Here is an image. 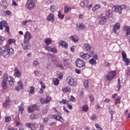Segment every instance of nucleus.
I'll list each match as a JSON object with an SVG mask.
<instances>
[{"mask_svg":"<svg viewBox=\"0 0 130 130\" xmlns=\"http://www.w3.org/2000/svg\"><path fill=\"white\" fill-rule=\"evenodd\" d=\"M51 47H50V46H47L45 47V49L46 50H47V51H51Z\"/></svg>","mask_w":130,"mask_h":130,"instance_id":"nucleus-63","label":"nucleus"},{"mask_svg":"<svg viewBox=\"0 0 130 130\" xmlns=\"http://www.w3.org/2000/svg\"><path fill=\"white\" fill-rule=\"evenodd\" d=\"M14 76L15 77H16L17 78H20L21 74V72H20V70H18L17 68H15L14 69Z\"/></svg>","mask_w":130,"mask_h":130,"instance_id":"nucleus-16","label":"nucleus"},{"mask_svg":"<svg viewBox=\"0 0 130 130\" xmlns=\"http://www.w3.org/2000/svg\"><path fill=\"white\" fill-rule=\"evenodd\" d=\"M89 83H90V80H89L84 81L83 86L86 88V89H88V88H89Z\"/></svg>","mask_w":130,"mask_h":130,"instance_id":"nucleus-33","label":"nucleus"},{"mask_svg":"<svg viewBox=\"0 0 130 130\" xmlns=\"http://www.w3.org/2000/svg\"><path fill=\"white\" fill-rule=\"evenodd\" d=\"M116 75V72L115 71H111L105 75V79H106L107 81H111V80L115 77Z\"/></svg>","mask_w":130,"mask_h":130,"instance_id":"nucleus-9","label":"nucleus"},{"mask_svg":"<svg viewBox=\"0 0 130 130\" xmlns=\"http://www.w3.org/2000/svg\"><path fill=\"white\" fill-rule=\"evenodd\" d=\"M40 84L41 85V88H42V89H45V88H46V86H45V85L44 84V83H43V82H40Z\"/></svg>","mask_w":130,"mask_h":130,"instance_id":"nucleus-57","label":"nucleus"},{"mask_svg":"<svg viewBox=\"0 0 130 130\" xmlns=\"http://www.w3.org/2000/svg\"><path fill=\"white\" fill-rule=\"evenodd\" d=\"M123 60L125 62L126 66H128V63H130V59L125 58V59H123Z\"/></svg>","mask_w":130,"mask_h":130,"instance_id":"nucleus-46","label":"nucleus"},{"mask_svg":"<svg viewBox=\"0 0 130 130\" xmlns=\"http://www.w3.org/2000/svg\"><path fill=\"white\" fill-rule=\"evenodd\" d=\"M16 126H23V124L19 121L16 122Z\"/></svg>","mask_w":130,"mask_h":130,"instance_id":"nucleus-62","label":"nucleus"},{"mask_svg":"<svg viewBox=\"0 0 130 130\" xmlns=\"http://www.w3.org/2000/svg\"><path fill=\"white\" fill-rule=\"evenodd\" d=\"M6 79H7L6 76L4 77H3V80L1 82V86L3 88V93H6L8 91V82L6 81Z\"/></svg>","mask_w":130,"mask_h":130,"instance_id":"nucleus-6","label":"nucleus"},{"mask_svg":"<svg viewBox=\"0 0 130 130\" xmlns=\"http://www.w3.org/2000/svg\"><path fill=\"white\" fill-rule=\"evenodd\" d=\"M40 115H35L34 114H31L30 115V118L31 119H36L37 118H39Z\"/></svg>","mask_w":130,"mask_h":130,"instance_id":"nucleus-37","label":"nucleus"},{"mask_svg":"<svg viewBox=\"0 0 130 130\" xmlns=\"http://www.w3.org/2000/svg\"><path fill=\"white\" fill-rule=\"evenodd\" d=\"M91 120H96L97 119V115L96 114H92L90 117Z\"/></svg>","mask_w":130,"mask_h":130,"instance_id":"nucleus-44","label":"nucleus"},{"mask_svg":"<svg viewBox=\"0 0 130 130\" xmlns=\"http://www.w3.org/2000/svg\"><path fill=\"white\" fill-rule=\"evenodd\" d=\"M1 5L2 7H3L4 8H7L8 7V3L7 2V1L6 0H3L1 2Z\"/></svg>","mask_w":130,"mask_h":130,"instance_id":"nucleus-32","label":"nucleus"},{"mask_svg":"<svg viewBox=\"0 0 130 130\" xmlns=\"http://www.w3.org/2000/svg\"><path fill=\"white\" fill-rule=\"evenodd\" d=\"M14 53V49L6 45L4 48H0V55L7 58L10 55Z\"/></svg>","mask_w":130,"mask_h":130,"instance_id":"nucleus-2","label":"nucleus"},{"mask_svg":"<svg viewBox=\"0 0 130 130\" xmlns=\"http://www.w3.org/2000/svg\"><path fill=\"white\" fill-rule=\"evenodd\" d=\"M8 43L9 44H15V43H16V41L14 39H9L8 40Z\"/></svg>","mask_w":130,"mask_h":130,"instance_id":"nucleus-43","label":"nucleus"},{"mask_svg":"<svg viewBox=\"0 0 130 130\" xmlns=\"http://www.w3.org/2000/svg\"><path fill=\"white\" fill-rule=\"evenodd\" d=\"M80 6L84 8L86 6L88 10H90L93 7V4L91 3L88 0H84L83 2L80 3Z\"/></svg>","mask_w":130,"mask_h":130,"instance_id":"nucleus-4","label":"nucleus"},{"mask_svg":"<svg viewBox=\"0 0 130 130\" xmlns=\"http://www.w3.org/2000/svg\"><path fill=\"white\" fill-rule=\"evenodd\" d=\"M28 95L29 96H32L35 93V87L33 86L30 87V89L28 91Z\"/></svg>","mask_w":130,"mask_h":130,"instance_id":"nucleus-17","label":"nucleus"},{"mask_svg":"<svg viewBox=\"0 0 130 130\" xmlns=\"http://www.w3.org/2000/svg\"><path fill=\"white\" fill-rule=\"evenodd\" d=\"M58 18L60 20H63V18H64V15L61 14V11L58 12Z\"/></svg>","mask_w":130,"mask_h":130,"instance_id":"nucleus-35","label":"nucleus"},{"mask_svg":"<svg viewBox=\"0 0 130 130\" xmlns=\"http://www.w3.org/2000/svg\"><path fill=\"white\" fill-rule=\"evenodd\" d=\"M10 101L9 99L6 100V102L3 104V107L5 108H8V107L10 106Z\"/></svg>","mask_w":130,"mask_h":130,"instance_id":"nucleus-29","label":"nucleus"},{"mask_svg":"<svg viewBox=\"0 0 130 130\" xmlns=\"http://www.w3.org/2000/svg\"><path fill=\"white\" fill-rule=\"evenodd\" d=\"M120 99H121V98L118 96L117 98L115 100V104L116 105H117L118 104H120Z\"/></svg>","mask_w":130,"mask_h":130,"instance_id":"nucleus-39","label":"nucleus"},{"mask_svg":"<svg viewBox=\"0 0 130 130\" xmlns=\"http://www.w3.org/2000/svg\"><path fill=\"white\" fill-rule=\"evenodd\" d=\"M45 43H46V45H50L52 43V40L49 38L46 39L45 40Z\"/></svg>","mask_w":130,"mask_h":130,"instance_id":"nucleus-34","label":"nucleus"},{"mask_svg":"<svg viewBox=\"0 0 130 130\" xmlns=\"http://www.w3.org/2000/svg\"><path fill=\"white\" fill-rule=\"evenodd\" d=\"M100 8H101V6L99 4H96L92 7V11H93V12H96V11H97V10H99Z\"/></svg>","mask_w":130,"mask_h":130,"instance_id":"nucleus-30","label":"nucleus"},{"mask_svg":"<svg viewBox=\"0 0 130 130\" xmlns=\"http://www.w3.org/2000/svg\"><path fill=\"white\" fill-rule=\"evenodd\" d=\"M12 118L11 117H6L5 118V121L6 122H9V121H11Z\"/></svg>","mask_w":130,"mask_h":130,"instance_id":"nucleus-56","label":"nucleus"},{"mask_svg":"<svg viewBox=\"0 0 130 130\" xmlns=\"http://www.w3.org/2000/svg\"><path fill=\"white\" fill-rule=\"evenodd\" d=\"M54 118L55 119H56V120H58V121H60V122H63V121H64V120L63 119V118L60 116L54 115Z\"/></svg>","mask_w":130,"mask_h":130,"instance_id":"nucleus-19","label":"nucleus"},{"mask_svg":"<svg viewBox=\"0 0 130 130\" xmlns=\"http://www.w3.org/2000/svg\"><path fill=\"white\" fill-rule=\"evenodd\" d=\"M106 22H107V19H106V17L102 16L101 17V20L99 21L100 25H104Z\"/></svg>","mask_w":130,"mask_h":130,"instance_id":"nucleus-18","label":"nucleus"},{"mask_svg":"<svg viewBox=\"0 0 130 130\" xmlns=\"http://www.w3.org/2000/svg\"><path fill=\"white\" fill-rule=\"evenodd\" d=\"M27 111L28 113H31V112H34V109H33V107L32 106L28 107L27 108Z\"/></svg>","mask_w":130,"mask_h":130,"instance_id":"nucleus-41","label":"nucleus"},{"mask_svg":"<svg viewBox=\"0 0 130 130\" xmlns=\"http://www.w3.org/2000/svg\"><path fill=\"white\" fill-rule=\"evenodd\" d=\"M76 67H77V68H79V69H81V70L86 68L85 62L82 59H77L76 61Z\"/></svg>","mask_w":130,"mask_h":130,"instance_id":"nucleus-8","label":"nucleus"},{"mask_svg":"<svg viewBox=\"0 0 130 130\" xmlns=\"http://www.w3.org/2000/svg\"><path fill=\"white\" fill-rule=\"evenodd\" d=\"M50 10L52 12H54V11H55V6H51Z\"/></svg>","mask_w":130,"mask_h":130,"instance_id":"nucleus-60","label":"nucleus"},{"mask_svg":"<svg viewBox=\"0 0 130 130\" xmlns=\"http://www.w3.org/2000/svg\"><path fill=\"white\" fill-rule=\"evenodd\" d=\"M53 82L55 86H57V85H58V84H59V81L58 80V79H57L56 78H53Z\"/></svg>","mask_w":130,"mask_h":130,"instance_id":"nucleus-40","label":"nucleus"},{"mask_svg":"<svg viewBox=\"0 0 130 130\" xmlns=\"http://www.w3.org/2000/svg\"><path fill=\"white\" fill-rule=\"evenodd\" d=\"M5 40V38L0 36V45H3V43Z\"/></svg>","mask_w":130,"mask_h":130,"instance_id":"nucleus-53","label":"nucleus"},{"mask_svg":"<svg viewBox=\"0 0 130 130\" xmlns=\"http://www.w3.org/2000/svg\"><path fill=\"white\" fill-rule=\"evenodd\" d=\"M36 7V4L34 0H27V3L25 5V8L29 11H32L34 10Z\"/></svg>","mask_w":130,"mask_h":130,"instance_id":"nucleus-3","label":"nucleus"},{"mask_svg":"<svg viewBox=\"0 0 130 130\" xmlns=\"http://www.w3.org/2000/svg\"><path fill=\"white\" fill-rule=\"evenodd\" d=\"M125 36H126V39H127V41H128V42H130V35H126Z\"/></svg>","mask_w":130,"mask_h":130,"instance_id":"nucleus-64","label":"nucleus"},{"mask_svg":"<svg viewBox=\"0 0 130 130\" xmlns=\"http://www.w3.org/2000/svg\"><path fill=\"white\" fill-rule=\"evenodd\" d=\"M122 56L123 59L126 58V53H125V52H122Z\"/></svg>","mask_w":130,"mask_h":130,"instance_id":"nucleus-58","label":"nucleus"},{"mask_svg":"<svg viewBox=\"0 0 130 130\" xmlns=\"http://www.w3.org/2000/svg\"><path fill=\"white\" fill-rule=\"evenodd\" d=\"M72 7H69L68 6H65L64 7V13H66V14H67V13H69L70 12V11H71V10H72Z\"/></svg>","mask_w":130,"mask_h":130,"instance_id":"nucleus-36","label":"nucleus"},{"mask_svg":"<svg viewBox=\"0 0 130 130\" xmlns=\"http://www.w3.org/2000/svg\"><path fill=\"white\" fill-rule=\"evenodd\" d=\"M47 57L49 59H51L52 61H55V56L52 54L48 53Z\"/></svg>","mask_w":130,"mask_h":130,"instance_id":"nucleus-24","label":"nucleus"},{"mask_svg":"<svg viewBox=\"0 0 130 130\" xmlns=\"http://www.w3.org/2000/svg\"><path fill=\"white\" fill-rule=\"evenodd\" d=\"M125 8V5H122L121 6L115 5L113 7V11L120 14L122 13V10H124Z\"/></svg>","mask_w":130,"mask_h":130,"instance_id":"nucleus-5","label":"nucleus"},{"mask_svg":"<svg viewBox=\"0 0 130 130\" xmlns=\"http://www.w3.org/2000/svg\"><path fill=\"white\" fill-rule=\"evenodd\" d=\"M5 77H6V81H8L10 86H14V78L11 76H9L7 74H5L3 75V78H5Z\"/></svg>","mask_w":130,"mask_h":130,"instance_id":"nucleus-11","label":"nucleus"},{"mask_svg":"<svg viewBox=\"0 0 130 130\" xmlns=\"http://www.w3.org/2000/svg\"><path fill=\"white\" fill-rule=\"evenodd\" d=\"M62 91L63 93H68L69 92H71L72 91V89L70 86H67L66 87H64L62 89Z\"/></svg>","mask_w":130,"mask_h":130,"instance_id":"nucleus-26","label":"nucleus"},{"mask_svg":"<svg viewBox=\"0 0 130 130\" xmlns=\"http://www.w3.org/2000/svg\"><path fill=\"white\" fill-rule=\"evenodd\" d=\"M22 48L24 50H28L31 48V45H30V42L28 41H24L23 43L21 44Z\"/></svg>","mask_w":130,"mask_h":130,"instance_id":"nucleus-10","label":"nucleus"},{"mask_svg":"<svg viewBox=\"0 0 130 130\" xmlns=\"http://www.w3.org/2000/svg\"><path fill=\"white\" fill-rule=\"evenodd\" d=\"M32 37L31 34L29 31H26L24 35V41H28L29 42H30V40L32 38Z\"/></svg>","mask_w":130,"mask_h":130,"instance_id":"nucleus-13","label":"nucleus"},{"mask_svg":"<svg viewBox=\"0 0 130 130\" xmlns=\"http://www.w3.org/2000/svg\"><path fill=\"white\" fill-rule=\"evenodd\" d=\"M89 63L92 64V66H96V60H94V58H91L89 60Z\"/></svg>","mask_w":130,"mask_h":130,"instance_id":"nucleus-38","label":"nucleus"},{"mask_svg":"<svg viewBox=\"0 0 130 130\" xmlns=\"http://www.w3.org/2000/svg\"><path fill=\"white\" fill-rule=\"evenodd\" d=\"M34 75H36V76H39L40 75V71L39 70H36L34 71Z\"/></svg>","mask_w":130,"mask_h":130,"instance_id":"nucleus-48","label":"nucleus"},{"mask_svg":"<svg viewBox=\"0 0 130 130\" xmlns=\"http://www.w3.org/2000/svg\"><path fill=\"white\" fill-rule=\"evenodd\" d=\"M84 49L87 53H80V57L83 59H88L90 57H92L95 54V51L94 48L89 44H85L84 45Z\"/></svg>","mask_w":130,"mask_h":130,"instance_id":"nucleus-1","label":"nucleus"},{"mask_svg":"<svg viewBox=\"0 0 130 130\" xmlns=\"http://www.w3.org/2000/svg\"><path fill=\"white\" fill-rule=\"evenodd\" d=\"M86 25H84L83 23H79L77 24L76 27V29L78 31H80V30H85L86 29Z\"/></svg>","mask_w":130,"mask_h":130,"instance_id":"nucleus-15","label":"nucleus"},{"mask_svg":"<svg viewBox=\"0 0 130 130\" xmlns=\"http://www.w3.org/2000/svg\"><path fill=\"white\" fill-rule=\"evenodd\" d=\"M67 83L70 85L72 86L73 87H76L77 85L78 82L77 80L75 78H73V77H69L67 79Z\"/></svg>","mask_w":130,"mask_h":130,"instance_id":"nucleus-7","label":"nucleus"},{"mask_svg":"<svg viewBox=\"0 0 130 130\" xmlns=\"http://www.w3.org/2000/svg\"><path fill=\"white\" fill-rule=\"evenodd\" d=\"M18 86L20 88V89H23L24 86H23V83H22V81H19L18 82Z\"/></svg>","mask_w":130,"mask_h":130,"instance_id":"nucleus-47","label":"nucleus"},{"mask_svg":"<svg viewBox=\"0 0 130 130\" xmlns=\"http://www.w3.org/2000/svg\"><path fill=\"white\" fill-rule=\"evenodd\" d=\"M51 52H53V53H57V50L55 48H51Z\"/></svg>","mask_w":130,"mask_h":130,"instance_id":"nucleus-54","label":"nucleus"},{"mask_svg":"<svg viewBox=\"0 0 130 130\" xmlns=\"http://www.w3.org/2000/svg\"><path fill=\"white\" fill-rule=\"evenodd\" d=\"M106 17L107 19L111 18V17H112V11L110 10H107L106 12Z\"/></svg>","mask_w":130,"mask_h":130,"instance_id":"nucleus-22","label":"nucleus"},{"mask_svg":"<svg viewBox=\"0 0 130 130\" xmlns=\"http://www.w3.org/2000/svg\"><path fill=\"white\" fill-rule=\"evenodd\" d=\"M63 62L65 67H67V66H69V64H70V62L67 60H64Z\"/></svg>","mask_w":130,"mask_h":130,"instance_id":"nucleus-61","label":"nucleus"},{"mask_svg":"<svg viewBox=\"0 0 130 130\" xmlns=\"http://www.w3.org/2000/svg\"><path fill=\"white\" fill-rule=\"evenodd\" d=\"M34 110H38L39 109V106H37L36 104L32 106Z\"/></svg>","mask_w":130,"mask_h":130,"instance_id":"nucleus-55","label":"nucleus"},{"mask_svg":"<svg viewBox=\"0 0 130 130\" xmlns=\"http://www.w3.org/2000/svg\"><path fill=\"white\" fill-rule=\"evenodd\" d=\"M123 30L125 33V36L130 35V26H124L123 27Z\"/></svg>","mask_w":130,"mask_h":130,"instance_id":"nucleus-20","label":"nucleus"},{"mask_svg":"<svg viewBox=\"0 0 130 130\" xmlns=\"http://www.w3.org/2000/svg\"><path fill=\"white\" fill-rule=\"evenodd\" d=\"M24 105L23 104L20 105L19 107H18V111H19V113H20V114H22V113H23V111H24Z\"/></svg>","mask_w":130,"mask_h":130,"instance_id":"nucleus-28","label":"nucleus"},{"mask_svg":"<svg viewBox=\"0 0 130 130\" xmlns=\"http://www.w3.org/2000/svg\"><path fill=\"white\" fill-rule=\"evenodd\" d=\"M116 88H118V91L120 90L121 86H120V81L119 80V79H118V85H117Z\"/></svg>","mask_w":130,"mask_h":130,"instance_id":"nucleus-52","label":"nucleus"},{"mask_svg":"<svg viewBox=\"0 0 130 130\" xmlns=\"http://www.w3.org/2000/svg\"><path fill=\"white\" fill-rule=\"evenodd\" d=\"M93 59H94L95 60L98 59V55L97 54H94L93 55Z\"/></svg>","mask_w":130,"mask_h":130,"instance_id":"nucleus-59","label":"nucleus"},{"mask_svg":"<svg viewBox=\"0 0 130 130\" xmlns=\"http://www.w3.org/2000/svg\"><path fill=\"white\" fill-rule=\"evenodd\" d=\"M89 98L90 102L91 103H93V102H94V96H93V95H89Z\"/></svg>","mask_w":130,"mask_h":130,"instance_id":"nucleus-50","label":"nucleus"},{"mask_svg":"<svg viewBox=\"0 0 130 130\" xmlns=\"http://www.w3.org/2000/svg\"><path fill=\"white\" fill-rule=\"evenodd\" d=\"M40 101L42 104H46V100L45 98H41Z\"/></svg>","mask_w":130,"mask_h":130,"instance_id":"nucleus-42","label":"nucleus"},{"mask_svg":"<svg viewBox=\"0 0 130 130\" xmlns=\"http://www.w3.org/2000/svg\"><path fill=\"white\" fill-rule=\"evenodd\" d=\"M47 21L53 23L54 22V15L52 13H50L47 17Z\"/></svg>","mask_w":130,"mask_h":130,"instance_id":"nucleus-14","label":"nucleus"},{"mask_svg":"<svg viewBox=\"0 0 130 130\" xmlns=\"http://www.w3.org/2000/svg\"><path fill=\"white\" fill-rule=\"evenodd\" d=\"M70 38H71L72 41L73 42L77 43L79 41V37H78L77 36H71Z\"/></svg>","mask_w":130,"mask_h":130,"instance_id":"nucleus-27","label":"nucleus"},{"mask_svg":"<svg viewBox=\"0 0 130 130\" xmlns=\"http://www.w3.org/2000/svg\"><path fill=\"white\" fill-rule=\"evenodd\" d=\"M25 125L27 126V127H29L30 129L34 130L35 128H38V124L37 123H26L25 124Z\"/></svg>","mask_w":130,"mask_h":130,"instance_id":"nucleus-12","label":"nucleus"},{"mask_svg":"<svg viewBox=\"0 0 130 130\" xmlns=\"http://www.w3.org/2000/svg\"><path fill=\"white\" fill-rule=\"evenodd\" d=\"M8 25L6 21H2L0 22V30H3L5 27Z\"/></svg>","mask_w":130,"mask_h":130,"instance_id":"nucleus-21","label":"nucleus"},{"mask_svg":"<svg viewBox=\"0 0 130 130\" xmlns=\"http://www.w3.org/2000/svg\"><path fill=\"white\" fill-rule=\"evenodd\" d=\"M51 101V97L47 96L46 99V103H49Z\"/></svg>","mask_w":130,"mask_h":130,"instance_id":"nucleus-49","label":"nucleus"},{"mask_svg":"<svg viewBox=\"0 0 130 130\" xmlns=\"http://www.w3.org/2000/svg\"><path fill=\"white\" fill-rule=\"evenodd\" d=\"M40 64V63L39 62V61L37 60L34 61L32 63L33 67H37V66H39Z\"/></svg>","mask_w":130,"mask_h":130,"instance_id":"nucleus-45","label":"nucleus"},{"mask_svg":"<svg viewBox=\"0 0 130 130\" xmlns=\"http://www.w3.org/2000/svg\"><path fill=\"white\" fill-rule=\"evenodd\" d=\"M82 111H84V112H87L88 110H89V107L88 105H85L82 107H81Z\"/></svg>","mask_w":130,"mask_h":130,"instance_id":"nucleus-31","label":"nucleus"},{"mask_svg":"<svg viewBox=\"0 0 130 130\" xmlns=\"http://www.w3.org/2000/svg\"><path fill=\"white\" fill-rule=\"evenodd\" d=\"M59 45L60 46H63L64 48H68V44L64 41H60L59 42Z\"/></svg>","mask_w":130,"mask_h":130,"instance_id":"nucleus-25","label":"nucleus"},{"mask_svg":"<svg viewBox=\"0 0 130 130\" xmlns=\"http://www.w3.org/2000/svg\"><path fill=\"white\" fill-rule=\"evenodd\" d=\"M119 28H120V24L118 23H116L113 27V30H114V33H116V31H117V30H119Z\"/></svg>","mask_w":130,"mask_h":130,"instance_id":"nucleus-23","label":"nucleus"},{"mask_svg":"<svg viewBox=\"0 0 130 130\" xmlns=\"http://www.w3.org/2000/svg\"><path fill=\"white\" fill-rule=\"evenodd\" d=\"M60 103L61 104H69V102L66 100H62L61 101H60Z\"/></svg>","mask_w":130,"mask_h":130,"instance_id":"nucleus-51","label":"nucleus"}]
</instances>
